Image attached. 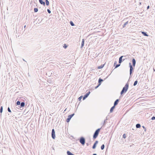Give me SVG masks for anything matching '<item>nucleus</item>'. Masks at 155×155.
<instances>
[{
	"label": "nucleus",
	"instance_id": "obj_14",
	"mask_svg": "<svg viewBox=\"0 0 155 155\" xmlns=\"http://www.w3.org/2000/svg\"><path fill=\"white\" fill-rule=\"evenodd\" d=\"M142 34L144 36H148V35L147 34L146 32L144 31H141Z\"/></svg>",
	"mask_w": 155,
	"mask_h": 155
},
{
	"label": "nucleus",
	"instance_id": "obj_38",
	"mask_svg": "<svg viewBox=\"0 0 155 155\" xmlns=\"http://www.w3.org/2000/svg\"><path fill=\"white\" fill-rule=\"evenodd\" d=\"M100 85H99V84H98V85L96 86L95 87V89L97 88Z\"/></svg>",
	"mask_w": 155,
	"mask_h": 155
},
{
	"label": "nucleus",
	"instance_id": "obj_16",
	"mask_svg": "<svg viewBox=\"0 0 155 155\" xmlns=\"http://www.w3.org/2000/svg\"><path fill=\"white\" fill-rule=\"evenodd\" d=\"M84 39H83L82 40V42H81V48H82V47H83L84 46Z\"/></svg>",
	"mask_w": 155,
	"mask_h": 155
},
{
	"label": "nucleus",
	"instance_id": "obj_22",
	"mask_svg": "<svg viewBox=\"0 0 155 155\" xmlns=\"http://www.w3.org/2000/svg\"><path fill=\"white\" fill-rule=\"evenodd\" d=\"M128 21H127V22H126L124 25H123V28H124L125 26L128 23Z\"/></svg>",
	"mask_w": 155,
	"mask_h": 155
},
{
	"label": "nucleus",
	"instance_id": "obj_44",
	"mask_svg": "<svg viewBox=\"0 0 155 155\" xmlns=\"http://www.w3.org/2000/svg\"><path fill=\"white\" fill-rule=\"evenodd\" d=\"M32 2V1H31L30 2V4H31V3Z\"/></svg>",
	"mask_w": 155,
	"mask_h": 155
},
{
	"label": "nucleus",
	"instance_id": "obj_29",
	"mask_svg": "<svg viewBox=\"0 0 155 155\" xmlns=\"http://www.w3.org/2000/svg\"><path fill=\"white\" fill-rule=\"evenodd\" d=\"M20 102L19 101H18L16 102V104L18 105H19L20 104Z\"/></svg>",
	"mask_w": 155,
	"mask_h": 155
},
{
	"label": "nucleus",
	"instance_id": "obj_37",
	"mask_svg": "<svg viewBox=\"0 0 155 155\" xmlns=\"http://www.w3.org/2000/svg\"><path fill=\"white\" fill-rule=\"evenodd\" d=\"M117 62L116 61H115L114 64V65L115 67L116 65L117 64Z\"/></svg>",
	"mask_w": 155,
	"mask_h": 155
},
{
	"label": "nucleus",
	"instance_id": "obj_10",
	"mask_svg": "<svg viewBox=\"0 0 155 155\" xmlns=\"http://www.w3.org/2000/svg\"><path fill=\"white\" fill-rule=\"evenodd\" d=\"M119 100L118 99H117L114 102V106H116L117 105V104H118V102H119Z\"/></svg>",
	"mask_w": 155,
	"mask_h": 155
},
{
	"label": "nucleus",
	"instance_id": "obj_33",
	"mask_svg": "<svg viewBox=\"0 0 155 155\" xmlns=\"http://www.w3.org/2000/svg\"><path fill=\"white\" fill-rule=\"evenodd\" d=\"M68 46L65 44H64L63 47L64 48H66Z\"/></svg>",
	"mask_w": 155,
	"mask_h": 155
},
{
	"label": "nucleus",
	"instance_id": "obj_47",
	"mask_svg": "<svg viewBox=\"0 0 155 155\" xmlns=\"http://www.w3.org/2000/svg\"><path fill=\"white\" fill-rule=\"evenodd\" d=\"M140 5H141V2L140 3Z\"/></svg>",
	"mask_w": 155,
	"mask_h": 155
},
{
	"label": "nucleus",
	"instance_id": "obj_30",
	"mask_svg": "<svg viewBox=\"0 0 155 155\" xmlns=\"http://www.w3.org/2000/svg\"><path fill=\"white\" fill-rule=\"evenodd\" d=\"M120 65V64H117L115 67V68H117Z\"/></svg>",
	"mask_w": 155,
	"mask_h": 155
},
{
	"label": "nucleus",
	"instance_id": "obj_17",
	"mask_svg": "<svg viewBox=\"0 0 155 155\" xmlns=\"http://www.w3.org/2000/svg\"><path fill=\"white\" fill-rule=\"evenodd\" d=\"M68 155H74V154L72 153L70 151H68L67 152Z\"/></svg>",
	"mask_w": 155,
	"mask_h": 155
},
{
	"label": "nucleus",
	"instance_id": "obj_4",
	"mask_svg": "<svg viewBox=\"0 0 155 155\" xmlns=\"http://www.w3.org/2000/svg\"><path fill=\"white\" fill-rule=\"evenodd\" d=\"M74 114L73 113L71 115H68V117L66 119V121L68 123L69 122L71 118L74 115Z\"/></svg>",
	"mask_w": 155,
	"mask_h": 155
},
{
	"label": "nucleus",
	"instance_id": "obj_43",
	"mask_svg": "<svg viewBox=\"0 0 155 155\" xmlns=\"http://www.w3.org/2000/svg\"><path fill=\"white\" fill-rule=\"evenodd\" d=\"M92 155H97L96 153H94Z\"/></svg>",
	"mask_w": 155,
	"mask_h": 155
},
{
	"label": "nucleus",
	"instance_id": "obj_5",
	"mask_svg": "<svg viewBox=\"0 0 155 155\" xmlns=\"http://www.w3.org/2000/svg\"><path fill=\"white\" fill-rule=\"evenodd\" d=\"M129 67L130 68V76L132 73L134 68L133 67V66L131 65V64L130 63H129Z\"/></svg>",
	"mask_w": 155,
	"mask_h": 155
},
{
	"label": "nucleus",
	"instance_id": "obj_36",
	"mask_svg": "<svg viewBox=\"0 0 155 155\" xmlns=\"http://www.w3.org/2000/svg\"><path fill=\"white\" fill-rule=\"evenodd\" d=\"M151 120H155V117L153 116L151 118Z\"/></svg>",
	"mask_w": 155,
	"mask_h": 155
},
{
	"label": "nucleus",
	"instance_id": "obj_18",
	"mask_svg": "<svg viewBox=\"0 0 155 155\" xmlns=\"http://www.w3.org/2000/svg\"><path fill=\"white\" fill-rule=\"evenodd\" d=\"M104 65V64H101L100 66H99L97 67V68L98 69H100L103 68Z\"/></svg>",
	"mask_w": 155,
	"mask_h": 155
},
{
	"label": "nucleus",
	"instance_id": "obj_20",
	"mask_svg": "<svg viewBox=\"0 0 155 155\" xmlns=\"http://www.w3.org/2000/svg\"><path fill=\"white\" fill-rule=\"evenodd\" d=\"M141 127V125L139 124H137L136 125V127L137 128H139Z\"/></svg>",
	"mask_w": 155,
	"mask_h": 155
},
{
	"label": "nucleus",
	"instance_id": "obj_15",
	"mask_svg": "<svg viewBox=\"0 0 155 155\" xmlns=\"http://www.w3.org/2000/svg\"><path fill=\"white\" fill-rule=\"evenodd\" d=\"M115 106L114 105L113 107H112L111 108L110 110V113H112L114 109L115 108Z\"/></svg>",
	"mask_w": 155,
	"mask_h": 155
},
{
	"label": "nucleus",
	"instance_id": "obj_6",
	"mask_svg": "<svg viewBox=\"0 0 155 155\" xmlns=\"http://www.w3.org/2000/svg\"><path fill=\"white\" fill-rule=\"evenodd\" d=\"M51 137L53 139H54L55 138V132L54 129H52L51 132Z\"/></svg>",
	"mask_w": 155,
	"mask_h": 155
},
{
	"label": "nucleus",
	"instance_id": "obj_13",
	"mask_svg": "<svg viewBox=\"0 0 155 155\" xmlns=\"http://www.w3.org/2000/svg\"><path fill=\"white\" fill-rule=\"evenodd\" d=\"M20 107H24L25 105V103L24 102H22L21 103H20Z\"/></svg>",
	"mask_w": 155,
	"mask_h": 155
},
{
	"label": "nucleus",
	"instance_id": "obj_1",
	"mask_svg": "<svg viewBox=\"0 0 155 155\" xmlns=\"http://www.w3.org/2000/svg\"><path fill=\"white\" fill-rule=\"evenodd\" d=\"M129 84L127 82L123 87L122 91L120 92V94L121 95L125 93L127 91L129 87Z\"/></svg>",
	"mask_w": 155,
	"mask_h": 155
},
{
	"label": "nucleus",
	"instance_id": "obj_27",
	"mask_svg": "<svg viewBox=\"0 0 155 155\" xmlns=\"http://www.w3.org/2000/svg\"><path fill=\"white\" fill-rule=\"evenodd\" d=\"M2 111H3V107L2 106H1L0 107V112L1 113H2Z\"/></svg>",
	"mask_w": 155,
	"mask_h": 155
},
{
	"label": "nucleus",
	"instance_id": "obj_2",
	"mask_svg": "<svg viewBox=\"0 0 155 155\" xmlns=\"http://www.w3.org/2000/svg\"><path fill=\"white\" fill-rule=\"evenodd\" d=\"M101 128H98L96 130L95 132H94L93 136V138L94 139H95L98 136L99 132L100 131L101 129Z\"/></svg>",
	"mask_w": 155,
	"mask_h": 155
},
{
	"label": "nucleus",
	"instance_id": "obj_9",
	"mask_svg": "<svg viewBox=\"0 0 155 155\" xmlns=\"http://www.w3.org/2000/svg\"><path fill=\"white\" fill-rule=\"evenodd\" d=\"M132 65L133 67H134L135 66L136 61L135 59L134 58H133L132 59Z\"/></svg>",
	"mask_w": 155,
	"mask_h": 155
},
{
	"label": "nucleus",
	"instance_id": "obj_7",
	"mask_svg": "<svg viewBox=\"0 0 155 155\" xmlns=\"http://www.w3.org/2000/svg\"><path fill=\"white\" fill-rule=\"evenodd\" d=\"M91 92L90 91H89L88 92L86 93L84 96L83 97V100H84L86 98H87L88 96L90 94Z\"/></svg>",
	"mask_w": 155,
	"mask_h": 155
},
{
	"label": "nucleus",
	"instance_id": "obj_23",
	"mask_svg": "<svg viewBox=\"0 0 155 155\" xmlns=\"http://www.w3.org/2000/svg\"><path fill=\"white\" fill-rule=\"evenodd\" d=\"M137 82H138V81H137V80H136V81H135L133 85L134 86H136L137 84Z\"/></svg>",
	"mask_w": 155,
	"mask_h": 155
},
{
	"label": "nucleus",
	"instance_id": "obj_40",
	"mask_svg": "<svg viewBox=\"0 0 155 155\" xmlns=\"http://www.w3.org/2000/svg\"><path fill=\"white\" fill-rule=\"evenodd\" d=\"M98 143V141L97 140H96L95 141V142L94 143H96L97 144Z\"/></svg>",
	"mask_w": 155,
	"mask_h": 155
},
{
	"label": "nucleus",
	"instance_id": "obj_12",
	"mask_svg": "<svg viewBox=\"0 0 155 155\" xmlns=\"http://www.w3.org/2000/svg\"><path fill=\"white\" fill-rule=\"evenodd\" d=\"M103 81V80L101 78H99L98 80V83L99 85H101V83Z\"/></svg>",
	"mask_w": 155,
	"mask_h": 155
},
{
	"label": "nucleus",
	"instance_id": "obj_45",
	"mask_svg": "<svg viewBox=\"0 0 155 155\" xmlns=\"http://www.w3.org/2000/svg\"><path fill=\"white\" fill-rule=\"evenodd\" d=\"M109 75H108L104 79H106L107 78H108V77L109 76Z\"/></svg>",
	"mask_w": 155,
	"mask_h": 155
},
{
	"label": "nucleus",
	"instance_id": "obj_28",
	"mask_svg": "<svg viewBox=\"0 0 155 155\" xmlns=\"http://www.w3.org/2000/svg\"><path fill=\"white\" fill-rule=\"evenodd\" d=\"M70 24L72 26H73L74 25L73 22L71 21H70Z\"/></svg>",
	"mask_w": 155,
	"mask_h": 155
},
{
	"label": "nucleus",
	"instance_id": "obj_31",
	"mask_svg": "<svg viewBox=\"0 0 155 155\" xmlns=\"http://www.w3.org/2000/svg\"><path fill=\"white\" fill-rule=\"evenodd\" d=\"M83 97V96H81L80 97H79L78 99V100L79 101H80L81 99V98H82Z\"/></svg>",
	"mask_w": 155,
	"mask_h": 155
},
{
	"label": "nucleus",
	"instance_id": "obj_46",
	"mask_svg": "<svg viewBox=\"0 0 155 155\" xmlns=\"http://www.w3.org/2000/svg\"><path fill=\"white\" fill-rule=\"evenodd\" d=\"M25 27H26V25H25L24 27V28H25Z\"/></svg>",
	"mask_w": 155,
	"mask_h": 155
},
{
	"label": "nucleus",
	"instance_id": "obj_11",
	"mask_svg": "<svg viewBox=\"0 0 155 155\" xmlns=\"http://www.w3.org/2000/svg\"><path fill=\"white\" fill-rule=\"evenodd\" d=\"M39 3L42 5H43L44 6H45V2L43 1L42 0H39Z\"/></svg>",
	"mask_w": 155,
	"mask_h": 155
},
{
	"label": "nucleus",
	"instance_id": "obj_32",
	"mask_svg": "<svg viewBox=\"0 0 155 155\" xmlns=\"http://www.w3.org/2000/svg\"><path fill=\"white\" fill-rule=\"evenodd\" d=\"M8 111L9 112H10V113H11L12 112L10 108L9 107H8Z\"/></svg>",
	"mask_w": 155,
	"mask_h": 155
},
{
	"label": "nucleus",
	"instance_id": "obj_42",
	"mask_svg": "<svg viewBox=\"0 0 155 155\" xmlns=\"http://www.w3.org/2000/svg\"><path fill=\"white\" fill-rule=\"evenodd\" d=\"M86 145H87V146H88L89 145V144L88 143H86Z\"/></svg>",
	"mask_w": 155,
	"mask_h": 155
},
{
	"label": "nucleus",
	"instance_id": "obj_3",
	"mask_svg": "<svg viewBox=\"0 0 155 155\" xmlns=\"http://www.w3.org/2000/svg\"><path fill=\"white\" fill-rule=\"evenodd\" d=\"M79 142L82 145H84L85 142V138L83 137H81L79 140Z\"/></svg>",
	"mask_w": 155,
	"mask_h": 155
},
{
	"label": "nucleus",
	"instance_id": "obj_24",
	"mask_svg": "<svg viewBox=\"0 0 155 155\" xmlns=\"http://www.w3.org/2000/svg\"><path fill=\"white\" fill-rule=\"evenodd\" d=\"M46 4L47 6L49 5V2L48 0H45Z\"/></svg>",
	"mask_w": 155,
	"mask_h": 155
},
{
	"label": "nucleus",
	"instance_id": "obj_19",
	"mask_svg": "<svg viewBox=\"0 0 155 155\" xmlns=\"http://www.w3.org/2000/svg\"><path fill=\"white\" fill-rule=\"evenodd\" d=\"M107 117H106V119H105L104 120V123H103V125L104 126L106 124V122H107Z\"/></svg>",
	"mask_w": 155,
	"mask_h": 155
},
{
	"label": "nucleus",
	"instance_id": "obj_35",
	"mask_svg": "<svg viewBox=\"0 0 155 155\" xmlns=\"http://www.w3.org/2000/svg\"><path fill=\"white\" fill-rule=\"evenodd\" d=\"M126 137V135L125 134H124L123 135V138H125Z\"/></svg>",
	"mask_w": 155,
	"mask_h": 155
},
{
	"label": "nucleus",
	"instance_id": "obj_41",
	"mask_svg": "<svg viewBox=\"0 0 155 155\" xmlns=\"http://www.w3.org/2000/svg\"><path fill=\"white\" fill-rule=\"evenodd\" d=\"M149 7H150V6L149 5L147 7V9H148L149 8Z\"/></svg>",
	"mask_w": 155,
	"mask_h": 155
},
{
	"label": "nucleus",
	"instance_id": "obj_25",
	"mask_svg": "<svg viewBox=\"0 0 155 155\" xmlns=\"http://www.w3.org/2000/svg\"><path fill=\"white\" fill-rule=\"evenodd\" d=\"M105 146L104 144H102L101 146V149L103 150Z\"/></svg>",
	"mask_w": 155,
	"mask_h": 155
},
{
	"label": "nucleus",
	"instance_id": "obj_34",
	"mask_svg": "<svg viewBox=\"0 0 155 155\" xmlns=\"http://www.w3.org/2000/svg\"><path fill=\"white\" fill-rule=\"evenodd\" d=\"M47 12L49 14L51 13V11L48 9H47Z\"/></svg>",
	"mask_w": 155,
	"mask_h": 155
},
{
	"label": "nucleus",
	"instance_id": "obj_8",
	"mask_svg": "<svg viewBox=\"0 0 155 155\" xmlns=\"http://www.w3.org/2000/svg\"><path fill=\"white\" fill-rule=\"evenodd\" d=\"M124 57H125V56H120L119 58V64H120L122 61V58ZM125 59H123V61H124Z\"/></svg>",
	"mask_w": 155,
	"mask_h": 155
},
{
	"label": "nucleus",
	"instance_id": "obj_39",
	"mask_svg": "<svg viewBox=\"0 0 155 155\" xmlns=\"http://www.w3.org/2000/svg\"><path fill=\"white\" fill-rule=\"evenodd\" d=\"M142 127H143V128L144 129V130L145 131L146 130V128L144 126H143Z\"/></svg>",
	"mask_w": 155,
	"mask_h": 155
},
{
	"label": "nucleus",
	"instance_id": "obj_26",
	"mask_svg": "<svg viewBox=\"0 0 155 155\" xmlns=\"http://www.w3.org/2000/svg\"><path fill=\"white\" fill-rule=\"evenodd\" d=\"M38 9L37 8H34V12H38Z\"/></svg>",
	"mask_w": 155,
	"mask_h": 155
},
{
	"label": "nucleus",
	"instance_id": "obj_21",
	"mask_svg": "<svg viewBox=\"0 0 155 155\" xmlns=\"http://www.w3.org/2000/svg\"><path fill=\"white\" fill-rule=\"evenodd\" d=\"M96 145H97V144L96 143H94V144L92 146V148L93 149H95L96 147Z\"/></svg>",
	"mask_w": 155,
	"mask_h": 155
}]
</instances>
